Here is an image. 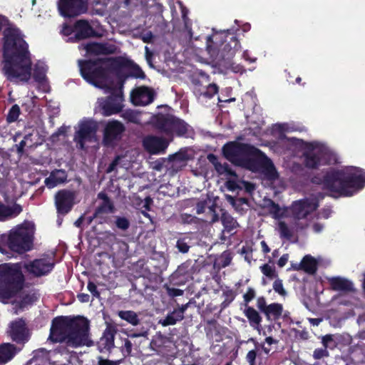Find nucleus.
I'll use <instances>...</instances> for the list:
<instances>
[{"label":"nucleus","mask_w":365,"mask_h":365,"mask_svg":"<svg viewBox=\"0 0 365 365\" xmlns=\"http://www.w3.org/2000/svg\"><path fill=\"white\" fill-rule=\"evenodd\" d=\"M116 330L111 326H108L102 336L96 343L97 349L101 353H110L115 346V335Z\"/></svg>","instance_id":"4be33fe9"},{"label":"nucleus","mask_w":365,"mask_h":365,"mask_svg":"<svg viewBox=\"0 0 365 365\" xmlns=\"http://www.w3.org/2000/svg\"><path fill=\"white\" fill-rule=\"evenodd\" d=\"M259 350V349H257L255 347V349H252L247 352L245 359L249 365H256V359Z\"/></svg>","instance_id":"603ef678"},{"label":"nucleus","mask_w":365,"mask_h":365,"mask_svg":"<svg viewBox=\"0 0 365 365\" xmlns=\"http://www.w3.org/2000/svg\"><path fill=\"white\" fill-rule=\"evenodd\" d=\"M38 299V295L36 292H29L27 294H24L19 302V306L20 308L24 309L28 305L33 304L35 302H36Z\"/></svg>","instance_id":"e433bc0d"},{"label":"nucleus","mask_w":365,"mask_h":365,"mask_svg":"<svg viewBox=\"0 0 365 365\" xmlns=\"http://www.w3.org/2000/svg\"><path fill=\"white\" fill-rule=\"evenodd\" d=\"M260 270L262 274L266 276L269 279H273L277 277V273L276 272L275 267H273L268 264H264L260 267Z\"/></svg>","instance_id":"37998d69"},{"label":"nucleus","mask_w":365,"mask_h":365,"mask_svg":"<svg viewBox=\"0 0 365 365\" xmlns=\"http://www.w3.org/2000/svg\"><path fill=\"white\" fill-rule=\"evenodd\" d=\"M114 224L121 231H126L130 226V220L124 216H115Z\"/></svg>","instance_id":"a19ab883"},{"label":"nucleus","mask_w":365,"mask_h":365,"mask_svg":"<svg viewBox=\"0 0 365 365\" xmlns=\"http://www.w3.org/2000/svg\"><path fill=\"white\" fill-rule=\"evenodd\" d=\"M20 115V108L17 104L11 106L6 116V120L9 123H13L17 120Z\"/></svg>","instance_id":"c03bdc74"},{"label":"nucleus","mask_w":365,"mask_h":365,"mask_svg":"<svg viewBox=\"0 0 365 365\" xmlns=\"http://www.w3.org/2000/svg\"><path fill=\"white\" fill-rule=\"evenodd\" d=\"M125 61L126 59L124 58ZM127 61L128 62V66H126L128 67L129 66V63H130V61L127 60ZM125 68V67H124L123 68V71L128 76L126 77V78L129 76H132V77H134L135 78H140V79H144L145 78V73L143 72V71L141 69V68L136 65V64H134L132 68H131V71H130L129 73H127L125 72L124 69Z\"/></svg>","instance_id":"58836bf2"},{"label":"nucleus","mask_w":365,"mask_h":365,"mask_svg":"<svg viewBox=\"0 0 365 365\" xmlns=\"http://www.w3.org/2000/svg\"><path fill=\"white\" fill-rule=\"evenodd\" d=\"M96 128L89 122L83 123L77 132L76 137L91 141L95 137Z\"/></svg>","instance_id":"c85d7f7f"},{"label":"nucleus","mask_w":365,"mask_h":365,"mask_svg":"<svg viewBox=\"0 0 365 365\" xmlns=\"http://www.w3.org/2000/svg\"><path fill=\"white\" fill-rule=\"evenodd\" d=\"M196 92L199 96L212 98L218 92V86L215 83L208 82L202 88H197Z\"/></svg>","instance_id":"f704fd0d"},{"label":"nucleus","mask_w":365,"mask_h":365,"mask_svg":"<svg viewBox=\"0 0 365 365\" xmlns=\"http://www.w3.org/2000/svg\"><path fill=\"white\" fill-rule=\"evenodd\" d=\"M133 349V344L128 339H125L123 345L120 347V351L124 358L130 356Z\"/></svg>","instance_id":"09e8293b"},{"label":"nucleus","mask_w":365,"mask_h":365,"mask_svg":"<svg viewBox=\"0 0 365 365\" xmlns=\"http://www.w3.org/2000/svg\"><path fill=\"white\" fill-rule=\"evenodd\" d=\"M25 277L19 264H0V298L10 299L24 287Z\"/></svg>","instance_id":"423d86ee"},{"label":"nucleus","mask_w":365,"mask_h":365,"mask_svg":"<svg viewBox=\"0 0 365 365\" xmlns=\"http://www.w3.org/2000/svg\"><path fill=\"white\" fill-rule=\"evenodd\" d=\"M96 215L100 216L103 213H113L115 210L113 202L110 200L102 202V203L96 208Z\"/></svg>","instance_id":"c9c22d12"},{"label":"nucleus","mask_w":365,"mask_h":365,"mask_svg":"<svg viewBox=\"0 0 365 365\" xmlns=\"http://www.w3.org/2000/svg\"><path fill=\"white\" fill-rule=\"evenodd\" d=\"M331 288L334 291L349 292L354 291L353 283L341 277H333L329 279Z\"/></svg>","instance_id":"a878e982"},{"label":"nucleus","mask_w":365,"mask_h":365,"mask_svg":"<svg viewBox=\"0 0 365 365\" xmlns=\"http://www.w3.org/2000/svg\"><path fill=\"white\" fill-rule=\"evenodd\" d=\"M1 240L10 250L19 254L31 250L33 247V237L24 228L11 230L9 235L1 236Z\"/></svg>","instance_id":"1a4fd4ad"},{"label":"nucleus","mask_w":365,"mask_h":365,"mask_svg":"<svg viewBox=\"0 0 365 365\" xmlns=\"http://www.w3.org/2000/svg\"><path fill=\"white\" fill-rule=\"evenodd\" d=\"M66 178V175L64 170H56L45 179V184L49 188L54 187L58 184L65 182Z\"/></svg>","instance_id":"c756f323"},{"label":"nucleus","mask_w":365,"mask_h":365,"mask_svg":"<svg viewBox=\"0 0 365 365\" xmlns=\"http://www.w3.org/2000/svg\"><path fill=\"white\" fill-rule=\"evenodd\" d=\"M301 267L305 272L313 274L317 272V262L311 255H305L301 261Z\"/></svg>","instance_id":"473e14b6"},{"label":"nucleus","mask_w":365,"mask_h":365,"mask_svg":"<svg viewBox=\"0 0 365 365\" xmlns=\"http://www.w3.org/2000/svg\"><path fill=\"white\" fill-rule=\"evenodd\" d=\"M207 206V200H200L196 204V212L197 214H202L205 212V208Z\"/></svg>","instance_id":"338daca9"},{"label":"nucleus","mask_w":365,"mask_h":365,"mask_svg":"<svg viewBox=\"0 0 365 365\" xmlns=\"http://www.w3.org/2000/svg\"><path fill=\"white\" fill-rule=\"evenodd\" d=\"M245 317L247 318L248 322L251 327L257 329L261 326L262 317L259 312L252 307H247L244 311Z\"/></svg>","instance_id":"2f4dec72"},{"label":"nucleus","mask_w":365,"mask_h":365,"mask_svg":"<svg viewBox=\"0 0 365 365\" xmlns=\"http://www.w3.org/2000/svg\"><path fill=\"white\" fill-rule=\"evenodd\" d=\"M217 173L219 175H224V174H225V175H227L228 176H230V177H235V176H237V174H236L235 171H234L230 168L229 164H227V163H225L223 164L221 163V167H219L218 168H217Z\"/></svg>","instance_id":"a18cd8bd"},{"label":"nucleus","mask_w":365,"mask_h":365,"mask_svg":"<svg viewBox=\"0 0 365 365\" xmlns=\"http://www.w3.org/2000/svg\"><path fill=\"white\" fill-rule=\"evenodd\" d=\"M176 247L179 250V252L182 253H187L189 251L190 246L187 242L185 241V238H180L177 240Z\"/></svg>","instance_id":"4d7b16f0"},{"label":"nucleus","mask_w":365,"mask_h":365,"mask_svg":"<svg viewBox=\"0 0 365 365\" xmlns=\"http://www.w3.org/2000/svg\"><path fill=\"white\" fill-rule=\"evenodd\" d=\"M143 146L150 154H159L165 151L168 144L163 138L156 136H148L144 139Z\"/></svg>","instance_id":"5701e85b"},{"label":"nucleus","mask_w":365,"mask_h":365,"mask_svg":"<svg viewBox=\"0 0 365 365\" xmlns=\"http://www.w3.org/2000/svg\"><path fill=\"white\" fill-rule=\"evenodd\" d=\"M312 182L341 196L350 197L365 187V171L357 167L331 168L322 178L314 177Z\"/></svg>","instance_id":"20e7f679"},{"label":"nucleus","mask_w":365,"mask_h":365,"mask_svg":"<svg viewBox=\"0 0 365 365\" xmlns=\"http://www.w3.org/2000/svg\"><path fill=\"white\" fill-rule=\"evenodd\" d=\"M2 41L3 71L6 78L27 82L31 76L32 61L29 44L21 31L14 26L5 28Z\"/></svg>","instance_id":"f257e3e1"},{"label":"nucleus","mask_w":365,"mask_h":365,"mask_svg":"<svg viewBox=\"0 0 365 365\" xmlns=\"http://www.w3.org/2000/svg\"><path fill=\"white\" fill-rule=\"evenodd\" d=\"M83 49L88 55H110L116 53L118 47L108 43L92 42L83 45Z\"/></svg>","instance_id":"412c9836"},{"label":"nucleus","mask_w":365,"mask_h":365,"mask_svg":"<svg viewBox=\"0 0 365 365\" xmlns=\"http://www.w3.org/2000/svg\"><path fill=\"white\" fill-rule=\"evenodd\" d=\"M322 343L323 344V346L327 349L329 347H330L329 344L331 343H334V339L332 335L326 334L325 336H322Z\"/></svg>","instance_id":"774afa93"},{"label":"nucleus","mask_w":365,"mask_h":365,"mask_svg":"<svg viewBox=\"0 0 365 365\" xmlns=\"http://www.w3.org/2000/svg\"><path fill=\"white\" fill-rule=\"evenodd\" d=\"M118 316L123 320L133 326H137L140 324V319L138 314L132 310H120L118 312Z\"/></svg>","instance_id":"72a5a7b5"},{"label":"nucleus","mask_w":365,"mask_h":365,"mask_svg":"<svg viewBox=\"0 0 365 365\" xmlns=\"http://www.w3.org/2000/svg\"><path fill=\"white\" fill-rule=\"evenodd\" d=\"M110 61V68L115 73L118 81L115 85L108 87L105 89L110 95L105 98H101L100 108L104 116H110L117 114L122 110L123 93V87L126 77L128 76L123 68L128 66V61L122 57H115L106 59Z\"/></svg>","instance_id":"39448f33"},{"label":"nucleus","mask_w":365,"mask_h":365,"mask_svg":"<svg viewBox=\"0 0 365 365\" xmlns=\"http://www.w3.org/2000/svg\"><path fill=\"white\" fill-rule=\"evenodd\" d=\"M283 311V306L279 303H272L263 312L268 321H276L280 318Z\"/></svg>","instance_id":"cd10ccee"},{"label":"nucleus","mask_w":365,"mask_h":365,"mask_svg":"<svg viewBox=\"0 0 365 365\" xmlns=\"http://www.w3.org/2000/svg\"><path fill=\"white\" fill-rule=\"evenodd\" d=\"M58 10L65 18H74L88 11V0H58Z\"/></svg>","instance_id":"f8f14e48"},{"label":"nucleus","mask_w":365,"mask_h":365,"mask_svg":"<svg viewBox=\"0 0 365 365\" xmlns=\"http://www.w3.org/2000/svg\"><path fill=\"white\" fill-rule=\"evenodd\" d=\"M317 207V205L308 199H303L293 202L291 210L293 217L299 220L307 218Z\"/></svg>","instance_id":"a211bd4d"},{"label":"nucleus","mask_w":365,"mask_h":365,"mask_svg":"<svg viewBox=\"0 0 365 365\" xmlns=\"http://www.w3.org/2000/svg\"><path fill=\"white\" fill-rule=\"evenodd\" d=\"M182 320V318L178 313V312L174 309L172 312H170L167 314V316L160 321V323L163 326L167 327L170 325H174L178 322H180Z\"/></svg>","instance_id":"4c0bfd02"},{"label":"nucleus","mask_w":365,"mask_h":365,"mask_svg":"<svg viewBox=\"0 0 365 365\" xmlns=\"http://www.w3.org/2000/svg\"><path fill=\"white\" fill-rule=\"evenodd\" d=\"M165 341L166 337L163 335H160L151 341L150 345L153 349L160 351V349L163 346Z\"/></svg>","instance_id":"49530a36"},{"label":"nucleus","mask_w":365,"mask_h":365,"mask_svg":"<svg viewBox=\"0 0 365 365\" xmlns=\"http://www.w3.org/2000/svg\"><path fill=\"white\" fill-rule=\"evenodd\" d=\"M89 321L83 317L60 316L52 320L48 339L53 343L65 342L73 348L91 346L93 341L89 338Z\"/></svg>","instance_id":"7ed1b4c3"},{"label":"nucleus","mask_w":365,"mask_h":365,"mask_svg":"<svg viewBox=\"0 0 365 365\" xmlns=\"http://www.w3.org/2000/svg\"><path fill=\"white\" fill-rule=\"evenodd\" d=\"M220 220L224 226L225 230L228 233L232 232L240 226L237 221L226 211L222 212Z\"/></svg>","instance_id":"7c9ffc66"},{"label":"nucleus","mask_w":365,"mask_h":365,"mask_svg":"<svg viewBox=\"0 0 365 365\" xmlns=\"http://www.w3.org/2000/svg\"><path fill=\"white\" fill-rule=\"evenodd\" d=\"M101 240L108 247L110 255L113 259H123L127 255L129 248L128 243L118 239L114 232L105 231L102 233Z\"/></svg>","instance_id":"9b49d317"},{"label":"nucleus","mask_w":365,"mask_h":365,"mask_svg":"<svg viewBox=\"0 0 365 365\" xmlns=\"http://www.w3.org/2000/svg\"><path fill=\"white\" fill-rule=\"evenodd\" d=\"M267 304L266 302V299L264 297H259L257 299V307L258 309L263 313V312L266 309V307H267Z\"/></svg>","instance_id":"69168bd1"},{"label":"nucleus","mask_w":365,"mask_h":365,"mask_svg":"<svg viewBox=\"0 0 365 365\" xmlns=\"http://www.w3.org/2000/svg\"><path fill=\"white\" fill-rule=\"evenodd\" d=\"M87 288L93 297L97 298L100 297V292H98L97 286L94 282L89 281L88 282Z\"/></svg>","instance_id":"e2e57ef3"},{"label":"nucleus","mask_w":365,"mask_h":365,"mask_svg":"<svg viewBox=\"0 0 365 365\" xmlns=\"http://www.w3.org/2000/svg\"><path fill=\"white\" fill-rule=\"evenodd\" d=\"M155 95L153 88L143 86L131 92L130 99L135 106H147L154 101Z\"/></svg>","instance_id":"6ab92c4d"},{"label":"nucleus","mask_w":365,"mask_h":365,"mask_svg":"<svg viewBox=\"0 0 365 365\" xmlns=\"http://www.w3.org/2000/svg\"><path fill=\"white\" fill-rule=\"evenodd\" d=\"M247 342H252L255 344V346L257 348V349H262V351L267 355H269V353L271 351V348L269 346H266L264 343H258L255 339L254 338H250L247 340Z\"/></svg>","instance_id":"864d4df0"},{"label":"nucleus","mask_w":365,"mask_h":365,"mask_svg":"<svg viewBox=\"0 0 365 365\" xmlns=\"http://www.w3.org/2000/svg\"><path fill=\"white\" fill-rule=\"evenodd\" d=\"M260 207L262 210H265L267 214L271 215L274 219H279L283 215L279 205L270 198H264Z\"/></svg>","instance_id":"bb28decb"},{"label":"nucleus","mask_w":365,"mask_h":365,"mask_svg":"<svg viewBox=\"0 0 365 365\" xmlns=\"http://www.w3.org/2000/svg\"><path fill=\"white\" fill-rule=\"evenodd\" d=\"M97 34L87 20H78L74 24V35L69 38L71 42H78L81 40L96 36Z\"/></svg>","instance_id":"f3484780"},{"label":"nucleus","mask_w":365,"mask_h":365,"mask_svg":"<svg viewBox=\"0 0 365 365\" xmlns=\"http://www.w3.org/2000/svg\"><path fill=\"white\" fill-rule=\"evenodd\" d=\"M280 237L287 240H291L293 237V232L289 228L285 222L281 221L278 224Z\"/></svg>","instance_id":"79ce46f5"},{"label":"nucleus","mask_w":365,"mask_h":365,"mask_svg":"<svg viewBox=\"0 0 365 365\" xmlns=\"http://www.w3.org/2000/svg\"><path fill=\"white\" fill-rule=\"evenodd\" d=\"M273 289L281 296H285L287 292L284 288L282 280L277 278L273 283Z\"/></svg>","instance_id":"3c124183"},{"label":"nucleus","mask_w":365,"mask_h":365,"mask_svg":"<svg viewBox=\"0 0 365 365\" xmlns=\"http://www.w3.org/2000/svg\"><path fill=\"white\" fill-rule=\"evenodd\" d=\"M255 297V291L253 288L249 287L247 292L244 294V301L249 303Z\"/></svg>","instance_id":"0e129e2a"},{"label":"nucleus","mask_w":365,"mask_h":365,"mask_svg":"<svg viewBox=\"0 0 365 365\" xmlns=\"http://www.w3.org/2000/svg\"><path fill=\"white\" fill-rule=\"evenodd\" d=\"M10 336L17 344H25L29 339V330L22 319L11 324Z\"/></svg>","instance_id":"aec40b11"},{"label":"nucleus","mask_w":365,"mask_h":365,"mask_svg":"<svg viewBox=\"0 0 365 365\" xmlns=\"http://www.w3.org/2000/svg\"><path fill=\"white\" fill-rule=\"evenodd\" d=\"M164 287L166 289V292H167L168 295L171 297L181 296L184 293L183 290H182V289L170 287L168 285H165Z\"/></svg>","instance_id":"13d9d810"},{"label":"nucleus","mask_w":365,"mask_h":365,"mask_svg":"<svg viewBox=\"0 0 365 365\" xmlns=\"http://www.w3.org/2000/svg\"><path fill=\"white\" fill-rule=\"evenodd\" d=\"M55 263L50 258L35 259L24 264V269L34 277L47 275L53 269Z\"/></svg>","instance_id":"4468645a"},{"label":"nucleus","mask_w":365,"mask_h":365,"mask_svg":"<svg viewBox=\"0 0 365 365\" xmlns=\"http://www.w3.org/2000/svg\"><path fill=\"white\" fill-rule=\"evenodd\" d=\"M123 117L124 119H125L128 122H130V123H136L137 122L138 116H137V114L133 110H125L123 113Z\"/></svg>","instance_id":"bf43d9fd"},{"label":"nucleus","mask_w":365,"mask_h":365,"mask_svg":"<svg viewBox=\"0 0 365 365\" xmlns=\"http://www.w3.org/2000/svg\"><path fill=\"white\" fill-rule=\"evenodd\" d=\"M9 210L7 211V217H16L19 215L23 210L22 207L16 203H14L12 206H8Z\"/></svg>","instance_id":"8fccbe9b"},{"label":"nucleus","mask_w":365,"mask_h":365,"mask_svg":"<svg viewBox=\"0 0 365 365\" xmlns=\"http://www.w3.org/2000/svg\"><path fill=\"white\" fill-rule=\"evenodd\" d=\"M208 161L214 166L215 170L217 171V168L221 167V163L218 160V157L213 154L209 153L207 156Z\"/></svg>","instance_id":"052dcab7"},{"label":"nucleus","mask_w":365,"mask_h":365,"mask_svg":"<svg viewBox=\"0 0 365 365\" xmlns=\"http://www.w3.org/2000/svg\"><path fill=\"white\" fill-rule=\"evenodd\" d=\"M76 192L63 189L55 195V206L58 215L64 216L69 213L75 205Z\"/></svg>","instance_id":"ddd939ff"},{"label":"nucleus","mask_w":365,"mask_h":365,"mask_svg":"<svg viewBox=\"0 0 365 365\" xmlns=\"http://www.w3.org/2000/svg\"><path fill=\"white\" fill-rule=\"evenodd\" d=\"M125 127L118 120H112L107 123L104 129L103 143L106 146H112L120 138Z\"/></svg>","instance_id":"2eb2a0df"},{"label":"nucleus","mask_w":365,"mask_h":365,"mask_svg":"<svg viewBox=\"0 0 365 365\" xmlns=\"http://www.w3.org/2000/svg\"><path fill=\"white\" fill-rule=\"evenodd\" d=\"M222 34L224 33L207 36V49L209 53L217 51L219 60L230 61L240 48V43L236 36L229 35H226L225 39L222 41Z\"/></svg>","instance_id":"6e6552de"},{"label":"nucleus","mask_w":365,"mask_h":365,"mask_svg":"<svg viewBox=\"0 0 365 365\" xmlns=\"http://www.w3.org/2000/svg\"><path fill=\"white\" fill-rule=\"evenodd\" d=\"M105 62L103 58L80 60L78 64L81 76L96 88L106 89L115 85L110 81V69L101 66Z\"/></svg>","instance_id":"0eeeda50"},{"label":"nucleus","mask_w":365,"mask_h":365,"mask_svg":"<svg viewBox=\"0 0 365 365\" xmlns=\"http://www.w3.org/2000/svg\"><path fill=\"white\" fill-rule=\"evenodd\" d=\"M98 365H120L124 360L123 359L119 360H110L108 359H103L102 356H98Z\"/></svg>","instance_id":"6e6d98bb"},{"label":"nucleus","mask_w":365,"mask_h":365,"mask_svg":"<svg viewBox=\"0 0 365 365\" xmlns=\"http://www.w3.org/2000/svg\"><path fill=\"white\" fill-rule=\"evenodd\" d=\"M223 295L225 297V302L227 304H230L235 298V293L232 289H227L223 292Z\"/></svg>","instance_id":"680f3d73"},{"label":"nucleus","mask_w":365,"mask_h":365,"mask_svg":"<svg viewBox=\"0 0 365 365\" xmlns=\"http://www.w3.org/2000/svg\"><path fill=\"white\" fill-rule=\"evenodd\" d=\"M329 355L328 350L323 348L316 349L313 352V358L317 360H319L324 357H328Z\"/></svg>","instance_id":"5fc2aeb1"},{"label":"nucleus","mask_w":365,"mask_h":365,"mask_svg":"<svg viewBox=\"0 0 365 365\" xmlns=\"http://www.w3.org/2000/svg\"><path fill=\"white\" fill-rule=\"evenodd\" d=\"M34 78L37 82H42L46 78V71L43 67L36 66L34 71Z\"/></svg>","instance_id":"de8ad7c7"},{"label":"nucleus","mask_w":365,"mask_h":365,"mask_svg":"<svg viewBox=\"0 0 365 365\" xmlns=\"http://www.w3.org/2000/svg\"><path fill=\"white\" fill-rule=\"evenodd\" d=\"M307 148L309 150H305L302 154L304 165L309 169H318L321 165L320 154L313 151L314 147L312 143H309Z\"/></svg>","instance_id":"b1692460"},{"label":"nucleus","mask_w":365,"mask_h":365,"mask_svg":"<svg viewBox=\"0 0 365 365\" xmlns=\"http://www.w3.org/2000/svg\"><path fill=\"white\" fill-rule=\"evenodd\" d=\"M195 264L196 262H193L192 260H187L181 264L171 274L170 282L174 284H184L196 272Z\"/></svg>","instance_id":"dca6fc26"},{"label":"nucleus","mask_w":365,"mask_h":365,"mask_svg":"<svg viewBox=\"0 0 365 365\" xmlns=\"http://www.w3.org/2000/svg\"><path fill=\"white\" fill-rule=\"evenodd\" d=\"M20 351V349L11 343L0 344V365H4L11 361Z\"/></svg>","instance_id":"393cba45"},{"label":"nucleus","mask_w":365,"mask_h":365,"mask_svg":"<svg viewBox=\"0 0 365 365\" xmlns=\"http://www.w3.org/2000/svg\"><path fill=\"white\" fill-rule=\"evenodd\" d=\"M222 153L224 158L235 166L253 172L260 170L270 180L278 177L271 159L251 144L230 141L222 146Z\"/></svg>","instance_id":"f03ea898"},{"label":"nucleus","mask_w":365,"mask_h":365,"mask_svg":"<svg viewBox=\"0 0 365 365\" xmlns=\"http://www.w3.org/2000/svg\"><path fill=\"white\" fill-rule=\"evenodd\" d=\"M210 81V76L204 72H200L197 77L192 80L195 86V93L197 95V88H202L205 86L204 83L206 84Z\"/></svg>","instance_id":"ea45409f"},{"label":"nucleus","mask_w":365,"mask_h":365,"mask_svg":"<svg viewBox=\"0 0 365 365\" xmlns=\"http://www.w3.org/2000/svg\"><path fill=\"white\" fill-rule=\"evenodd\" d=\"M155 125L166 135L175 133L183 136L187 133L188 124L183 120L170 114L158 113L155 117Z\"/></svg>","instance_id":"9d476101"}]
</instances>
